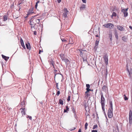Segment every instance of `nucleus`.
<instances>
[{
	"instance_id": "1",
	"label": "nucleus",
	"mask_w": 132,
	"mask_h": 132,
	"mask_svg": "<svg viewBox=\"0 0 132 132\" xmlns=\"http://www.w3.org/2000/svg\"><path fill=\"white\" fill-rule=\"evenodd\" d=\"M101 104L102 105V110L103 111H104V106H105V103L104 102L105 100L104 97H103V94L101 93Z\"/></svg>"
},
{
	"instance_id": "2",
	"label": "nucleus",
	"mask_w": 132,
	"mask_h": 132,
	"mask_svg": "<svg viewBox=\"0 0 132 132\" xmlns=\"http://www.w3.org/2000/svg\"><path fill=\"white\" fill-rule=\"evenodd\" d=\"M37 16V15H36L31 16V18L30 19V20L29 21V23L31 25H35L36 24V23L35 21V19L33 18Z\"/></svg>"
},
{
	"instance_id": "3",
	"label": "nucleus",
	"mask_w": 132,
	"mask_h": 132,
	"mask_svg": "<svg viewBox=\"0 0 132 132\" xmlns=\"http://www.w3.org/2000/svg\"><path fill=\"white\" fill-rule=\"evenodd\" d=\"M103 26L106 28H108L111 29L113 28L114 26L111 23H108L104 24Z\"/></svg>"
},
{
	"instance_id": "4",
	"label": "nucleus",
	"mask_w": 132,
	"mask_h": 132,
	"mask_svg": "<svg viewBox=\"0 0 132 132\" xmlns=\"http://www.w3.org/2000/svg\"><path fill=\"white\" fill-rule=\"evenodd\" d=\"M132 113L131 110H130L129 113V123L130 124H131L132 123Z\"/></svg>"
},
{
	"instance_id": "5",
	"label": "nucleus",
	"mask_w": 132,
	"mask_h": 132,
	"mask_svg": "<svg viewBox=\"0 0 132 132\" xmlns=\"http://www.w3.org/2000/svg\"><path fill=\"white\" fill-rule=\"evenodd\" d=\"M64 12L63 14V16L65 18L67 17V14H68L69 11H68L67 9L66 8H64L63 9Z\"/></svg>"
},
{
	"instance_id": "6",
	"label": "nucleus",
	"mask_w": 132,
	"mask_h": 132,
	"mask_svg": "<svg viewBox=\"0 0 132 132\" xmlns=\"http://www.w3.org/2000/svg\"><path fill=\"white\" fill-rule=\"evenodd\" d=\"M86 8V5L84 4H82L79 7L80 10V11L83 12L84 10Z\"/></svg>"
},
{
	"instance_id": "7",
	"label": "nucleus",
	"mask_w": 132,
	"mask_h": 132,
	"mask_svg": "<svg viewBox=\"0 0 132 132\" xmlns=\"http://www.w3.org/2000/svg\"><path fill=\"white\" fill-rule=\"evenodd\" d=\"M113 110H108V117L110 118H112L113 116Z\"/></svg>"
},
{
	"instance_id": "8",
	"label": "nucleus",
	"mask_w": 132,
	"mask_h": 132,
	"mask_svg": "<svg viewBox=\"0 0 132 132\" xmlns=\"http://www.w3.org/2000/svg\"><path fill=\"white\" fill-rule=\"evenodd\" d=\"M103 58L105 61V63L106 65H108V59L107 55L106 54L104 56Z\"/></svg>"
},
{
	"instance_id": "9",
	"label": "nucleus",
	"mask_w": 132,
	"mask_h": 132,
	"mask_svg": "<svg viewBox=\"0 0 132 132\" xmlns=\"http://www.w3.org/2000/svg\"><path fill=\"white\" fill-rule=\"evenodd\" d=\"M109 110H113V104L112 101L111 100H109Z\"/></svg>"
},
{
	"instance_id": "10",
	"label": "nucleus",
	"mask_w": 132,
	"mask_h": 132,
	"mask_svg": "<svg viewBox=\"0 0 132 132\" xmlns=\"http://www.w3.org/2000/svg\"><path fill=\"white\" fill-rule=\"evenodd\" d=\"M99 42V40H98V39H97L95 42V45L94 47V49L96 50L97 48L98 44Z\"/></svg>"
},
{
	"instance_id": "11",
	"label": "nucleus",
	"mask_w": 132,
	"mask_h": 132,
	"mask_svg": "<svg viewBox=\"0 0 132 132\" xmlns=\"http://www.w3.org/2000/svg\"><path fill=\"white\" fill-rule=\"evenodd\" d=\"M121 11L123 13L124 15V16L125 17H127L128 15V13L127 11H126L124 10V9H121Z\"/></svg>"
},
{
	"instance_id": "12",
	"label": "nucleus",
	"mask_w": 132,
	"mask_h": 132,
	"mask_svg": "<svg viewBox=\"0 0 132 132\" xmlns=\"http://www.w3.org/2000/svg\"><path fill=\"white\" fill-rule=\"evenodd\" d=\"M22 110V111L21 112V113L22 114V116H23L24 115H25L26 114V110L25 108H21L20 110Z\"/></svg>"
},
{
	"instance_id": "13",
	"label": "nucleus",
	"mask_w": 132,
	"mask_h": 132,
	"mask_svg": "<svg viewBox=\"0 0 132 132\" xmlns=\"http://www.w3.org/2000/svg\"><path fill=\"white\" fill-rule=\"evenodd\" d=\"M117 29L121 31H124V28L122 26L120 25H117Z\"/></svg>"
},
{
	"instance_id": "14",
	"label": "nucleus",
	"mask_w": 132,
	"mask_h": 132,
	"mask_svg": "<svg viewBox=\"0 0 132 132\" xmlns=\"http://www.w3.org/2000/svg\"><path fill=\"white\" fill-rule=\"evenodd\" d=\"M20 42L21 45L22 47L24 49H26V48L24 45L23 40L21 38Z\"/></svg>"
},
{
	"instance_id": "15",
	"label": "nucleus",
	"mask_w": 132,
	"mask_h": 132,
	"mask_svg": "<svg viewBox=\"0 0 132 132\" xmlns=\"http://www.w3.org/2000/svg\"><path fill=\"white\" fill-rule=\"evenodd\" d=\"M26 46L27 49L30 50L31 49V47L30 43H27L26 44Z\"/></svg>"
},
{
	"instance_id": "16",
	"label": "nucleus",
	"mask_w": 132,
	"mask_h": 132,
	"mask_svg": "<svg viewBox=\"0 0 132 132\" xmlns=\"http://www.w3.org/2000/svg\"><path fill=\"white\" fill-rule=\"evenodd\" d=\"M2 58L4 59L5 61H7L9 59V57L6 56H5L3 54L2 55Z\"/></svg>"
},
{
	"instance_id": "17",
	"label": "nucleus",
	"mask_w": 132,
	"mask_h": 132,
	"mask_svg": "<svg viewBox=\"0 0 132 132\" xmlns=\"http://www.w3.org/2000/svg\"><path fill=\"white\" fill-rule=\"evenodd\" d=\"M122 40L125 42H126L128 40L127 37L126 36H124L122 37Z\"/></svg>"
},
{
	"instance_id": "18",
	"label": "nucleus",
	"mask_w": 132,
	"mask_h": 132,
	"mask_svg": "<svg viewBox=\"0 0 132 132\" xmlns=\"http://www.w3.org/2000/svg\"><path fill=\"white\" fill-rule=\"evenodd\" d=\"M66 109H64V112H67V111H69V108H68L67 106H66Z\"/></svg>"
},
{
	"instance_id": "19",
	"label": "nucleus",
	"mask_w": 132,
	"mask_h": 132,
	"mask_svg": "<svg viewBox=\"0 0 132 132\" xmlns=\"http://www.w3.org/2000/svg\"><path fill=\"white\" fill-rule=\"evenodd\" d=\"M63 101L61 99H60L59 100L58 104L61 105H63Z\"/></svg>"
},
{
	"instance_id": "20",
	"label": "nucleus",
	"mask_w": 132,
	"mask_h": 132,
	"mask_svg": "<svg viewBox=\"0 0 132 132\" xmlns=\"http://www.w3.org/2000/svg\"><path fill=\"white\" fill-rule=\"evenodd\" d=\"M3 21H6L7 19V16L6 15H4L3 16Z\"/></svg>"
},
{
	"instance_id": "21",
	"label": "nucleus",
	"mask_w": 132,
	"mask_h": 132,
	"mask_svg": "<svg viewBox=\"0 0 132 132\" xmlns=\"http://www.w3.org/2000/svg\"><path fill=\"white\" fill-rule=\"evenodd\" d=\"M107 87L106 86H103L102 89V90L103 91H105L106 90V88H107Z\"/></svg>"
},
{
	"instance_id": "22",
	"label": "nucleus",
	"mask_w": 132,
	"mask_h": 132,
	"mask_svg": "<svg viewBox=\"0 0 132 132\" xmlns=\"http://www.w3.org/2000/svg\"><path fill=\"white\" fill-rule=\"evenodd\" d=\"M28 12L30 14H31L34 13L33 12V9H29Z\"/></svg>"
},
{
	"instance_id": "23",
	"label": "nucleus",
	"mask_w": 132,
	"mask_h": 132,
	"mask_svg": "<svg viewBox=\"0 0 132 132\" xmlns=\"http://www.w3.org/2000/svg\"><path fill=\"white\" fill-rule=\"evenodd\" d=\"M35 21L36 23H37L39 24V22H40V19H35Z\"/></svg>"
},
{
	"instance_id": "24",
	"label": "nucleus",
	"mask_w": 132,
	"mask_h": 132,
	"mask_svg": "<svg viewBox=\"0 0 132 132\" xmlns=\"http://www.w3.org/2000/svg\"><path fill=\"white\" fill-rule=\"evenodd\" d=\"M72 111L73 112V113H76V112L75 111V109L73 107H72Z\"/></svg>"
},
{
	"instance_id": "25",
	"label": "nucleus",
	"mask_w": 132,
	"mask_h": 132,
	"mask_svg": "<svg viewBox=\"0 0 132 132\" xmlns=\"http://www.w3.org/2000/svg\"><path fill=\"white\" fill-rule=\"evenodd\" d=\"M117 16V14L115 12H113L112 13V15L111 16L113 17V16Z\"/></svg>"
},
{
	"instance_id": "26",
	"label": "nucleus",
	"mask_w": 132,
	"mask_h": 132,
	"mask_svg": "<svg viewBox=\"0 0 132 132\" xmlns=\"http://www.w3.org/2000/svg\"><path fill=\"white\" fill-rule=\"evenodd\" d=\"M124 100L125 101L128 100V98L126 96V95L124 94L123 95Z\"/></svg>"
},
{
	"instance_id": "27",
	"label": "nucleus",
	"mask_w": 132,
	"mask_h": 132,
	"mask_svg": "<svg viewBox=\"0 0 132 132\" xmlns=\"http://www.w3.org/2000/svg\"><path fill=\"white\" fill-rule=\"evenodd\" d=\"M88 125V123L87 122H86L85 123V130H86L87 129V126Z\"/></svg>"
},
{
	"instance_id": "28",
	"label": "nucleus",
	"mask_w": 132,
	"mask_h": 132,
	"mask_svg": "<svg viewBox=\"0 0 132 132\" xmlns=\"http://www.w3.org/2000/svg\"><path fill=\"white\" fill-rule=\"evenodd\" d=\"M109 37H110V41H112V34L111 33V34H109Z\"/></svg>"
},
{
	"instance_id": "29",
	"label": "nucleus",
	"mask_w": 132,
	"mask_h": 132,
	"mask_svg": "<svg viewBox=\"0 0 132 132\" xmlns=\"http://www.w3.org/2000/svg\"><path fill=\"white\" fill-rule=\"evenodd\" d=\"M39 1H37V2L36 3V4H35V7L36 9H37V7L38 4V3H39Z\"/></svg>"
},
{
	"instance_id": "30",
	"label": "nucleus",
	"mask_w": 132,
	"mask_h": 132,
	"mask_svg": "<svg viewBox=\"0 0 132 132\" xmlns=\"http://www.w3.org/2000/svg\"><path fill=\"white\" fill-rule=\"evenodd\" d=\"M76 113H73L74 117L76 119H77V118H78V117H77V114Z\"/></svg>"
},
{
	"instance_id": "31",
	"label": "nucleus",
	"mask_w": 132,
	"mask_h": 132,
	"mask_svg": "<svg viewBox=\"0 0 132 132\" xmlns=\"http://www.w3.org/2000/svg\"><path fill=\"white\" fill-rule=\"evenodd\" d=\"M72 38H71V37H70V38H69V42L70 43L69 44H73V43H72V42H71V41H70V40H72Z\"/></svg>"
},
{
	"instance_id": "32",
	"label": "nucleus",
	"mask_w": 132,
	"mask_h": 132,
	"mask_svg": "<svg viewBox=\"0 0 132 132\" xmlns=\"http://www.w3.org/2000/svg\"><path fill=\"white\" fill-rule=\"evenodd\" d=\"M97 127V125H94L93 128V129H94L95 128H96Z\"/></svg>"
},
{
	"instance_id": "33",
	"label": "nucleus",
	"mask_w": 132,
	"mask_h": 132,
	"mask_svg": "<svg viewBox=\"0 0 132 132\" xmlns=\"http://www.w3.org/2000/svg\"><path fill=\"white\" fill-rule=\"evenodd\" d=\"M86 89L89 88L90 87V85L89 84H86Z\"/></svg>"
},
{
	"instance_id": "34",
	"label": "nucleus",
	"mask_w": 132,
	"mask_h": 132,
	"mask_svg": "<svg viewBox=\"0 0 132 132\" xmlns=\"http://www.w3.org/2000/svg\"><path fill=\"white\" fill-rule=\"evenodd\" d=\"M26 117H27V118H29V119L31 120H32V117L31 116H30L27 115V116Z\"/></svg>"
},
{
	"instance_id": "35",
	"label": "nucleus",
	"mask_w": 132,
	"mask_h": 132,
	"mask_svg": "<svg viewBox=\"0 0 132 132\" xmlns=\"http://www.w3.org/2000/svg\"><path fill=\"white\" fill-rule=\"evenodd\" d=\"M54 75H55V76L56 75L58 74V73H56V72L57 71V70L56 69H55L54 70Z\"/></svg>"
},
{
	"instance_id": "36",
	"label": "nucleus",
	"mask_w": 132,
	"mask_h": 132,
	"mask_svg": "<svg viewBox=\"0 0 132 132\" xmlns=\"http://www.w3.org/2000/svg\"><path fill=\"white\" fill-rule=\"evenodd\" d=\"M70 95H68V98L67 99V100L68 101H69L70 100Z\"/></svg>"
},
{
	"instance_id": "37",
	"label": "nucleus",
	"mask_w": 132,
	"mask_h": 132,
	"mask_svg": "<svg viewBox=\"0 0 132 132\" xmlns=\"http://www.w3.org/2000/svg\"><path fill=\"white\" fill-rule=\"evenodd\" d=\"M126 67H128V66L127 65H126ZM127 70L128 72L129 73V74H130V71H129V70L128 69V68H127Z\"/></svg>"
},
{
	"instance_id": "38",
	"label": "nucleus",
	"mask_w": 132,
	"mask_h": 132,
	"mask_svg": "<svg viewBox=\"0 0 132 132\" xmlns=\"http://www.w3.org/2000/svg\"><path fill=\"white\" fill-rule=\"evenodd\" d=\"M80 56L81 57H83L82 54H83L82 52L80 51Z\"/></svg>"
},
{
	"instance_id": "39",
	"label": "nucleus",
	"mask_w": 132,
	"mask_h": 132,
	"mask_svg": "<svg viewBox=\"0 0 132 132\" xmlns=\"http://www.w3.org/2000/svg\"><path fill=\"white\" fill-rule=\"evenodd\" d=\"M21 3H19V2H18V3L17 6L18 7H21V6L20 5V4Z\"/></svg>"
},
{
	"instance_id": "40",
	"label": "nucleus",
	"mask_w": 132,
	"mask_h": 132,
	"mask_svg": "<svg viewBox=\"0 0 132 132\" xmlns=\"http://www.w3.org/2000/svg\"><path fill=\"white\" fill-rule=\"evenodd\" d=\"M76 50L77 51H80H80L82 52V51H83V50L82 49H77Z\"/></svg>"
},
{
	"instance_id": "41",
	"label": "nucleus",
	"mask_w": 132,
	"mask_h": 132,
	"mask_svg": "<svg viewBox=\"0 0 132 132\" xmlns=\"http://www.w3.org/2000/svg\"><path fill=\"white\" fill-rule=\"evenodd\" d=\"M76 129V128L75 127H73V129H72V128H70V129H69V130H70V131H72V130H75V129Z\"/></svg>"
},
{
	"instance_id": "42",
	"label": "nucleus",
	"mask_w": 132,
	"mask_h": 132,
	"mask_svg": "<svg viewBox=\"0 0 132 132\" xmlns=\"http://www.w3.org/2000/svg\"><path fill=\"white\" fill-rule=\"evenodd\" d=\"M60 91H59V90L56 93L57 95V96H59L60 94Z\"/></svg>"
},
{
	"instance_id": "43",
	"label": "nucleus",
	"mask_w": 132,
	"mask_h": 132,
	"mask_svg": "<svg viewBox=\"0 0 132 132\" xmlns=\"http://www.w3.org/2000/svg\"><path fill=\"white\" fill-rule=\"evenodd\" d=\"M114 34L115 35L118 34L117 31L116 30H115L114 31Z\"/></svg>"
},
{
	"instance_id": "44",
	"label": "nucleus",
	"mask_w": 132,
	"mask_h": 132,
	"mask_svg": "<svg viewBox=\"0 0 132 132\" xmlns=\"http://www.w3.org/2000/svg\"><path fill=\"white\" fill-rule=\"evenodd\" d=\"M86 89L87 90V91H88V92H89L90 91H91L92 90L89 89L88 88L87 89Z\"/></svg>"
},
{
	"instance_id": "45",
	"label": "nucleus",
	"mask_w": 132,
	"mask_h": 132,
	"mask_svg": "<svg viewBox=\"0 0 132 132\" xmlns=\"http://www.w3.org/2000/svg\"><path fill=\"white\" fill-rule=\"evenodd\" d=\"M56 88H57V89H59V88L58 87V83H56Z\"/></svg>"
},
{
	"instance_id": "46",
	"label": "nucleus",
	"mask_w": 132,
	"mask_h": 132,
	"mask_svg": "<svg viewBox=\"0 0 132 132\" xmlns=\"http://www.w3.org/2000/svg\"><path fill=\"white\" fill-rule=\"evenodd\" d=\"M115 37H116V38L117 39H118V34L116 35H115Z\"/></svg>"
},
{
	"instance_id": "47",
	"label": "nucleus",
	"mask_w": 132,
	"mask_h": 132,
	"mask_svg": "<svg viewBox=\"0 0 132 132\" xmlns=\"http://www.w3.org/2000/svg\"><path fill=\"white\" fill-rule=\"evenodd\" d=\"M92 132H97V130H93L92 131Z\"/></svg>"
},
{
	"instance_id": "48",
	"label": "nucleus",
	"mask_w": 132,
	"mask_h": 132,
	"mask_svg": "<svg viewBox=\"0 0 132 132\" xmlns=\"http://www.w3.org/2000/svg\"><path fill=\"white\" fill-rule=\"evenodd\" d=\"M82 2L83 3H86V0H82Z\"/></svg>"
},
{
	"instance_id": "49",
	"label": "nucleus",
	"mask_w": 132,
	"mask_h": 132,
	"mask_svg": "<svg viewBox=\"0 0 132 132\" xmlns=\"http://www.w3.org/2000/svg\"><path fill=\"white\" fill-rule=\"evenodd\" d=\"M61 39L62 42H65L66 40H65L64 39H62L61 38Z\"/></svg>"
},
{
	"instance_id": "50",
	"label": "nucleus",
	"mask_w": 132,
	"mask_h": 132,
	"mask_svg": "<svg viewBox=\"0 0 132 132\" xmlns=\"http://www.w3.org/2000/svg\"><path fill=\"white\" fill-rule=\"evenodd\" d=\"M30 13H29L28 12V13L27 14V16H26V17H28V16L30 15Z\"/></svg>"
},
{
	"instance_id": "51",
	"label": "nucleus",
	"mask_w": 132,
	"mask_h": 132,
	"mask_svg": "<svg viewBox=\"0 0 132 132\" xmlns=\"http://www.w3.org/2000/svg\"><path fill=\"white\" fill-rule=\"evenodd\" d=\"M34 34L35 35L37 34V32L36 31H34Z\"/></svg>"
},
{
	"instance_id": "52",
	"label": "nucleus",
	"mask_w": 132,
	"mask_h": 132,
	"mask_svg": "<svg viewBox=\"0 0 132 132\" xmlns=\"http://www.w3.org/2000/svg\"><path fill=\"white\" fill-rule=\"evenodd\" d=\"M57 2L59 3L61 2V0H57Z\"/></svg>"
},
{
	"instance_id": "53",
	"label": "nucleus",
	"mask_w": 132,
	"mask_h": 132,
	"mask_svg": "<svg viewBox=\"0 0 132 132\" xmlns=\"http://www.w3.org/2000/svg\"><path fill=\"white\" fill-rule=\"evenodd\" d=\"M82 58L83 60V62L85 61L86 59H85V58H84V57H82Z\"/></svg>"
},
{
	"instance_id": "54",
	"label": "nucleus",
	"mask_w": 132,
	"mask_h": 132,
	"mask_svg": "<svg viewBox=\"0 0 132 132\" xmlns=\"http://www.w3.org/2000/svg\"><path fill=\"white\" fill-rule=\"evenodd\" d=\"M78 132H81V129H79V130H78Z\"/></svg>"
},
{
	"instance_id": "55",
	"label": "nucleus",
	"mask_w": 132,
	"mask_h": 132,
	"mask_svg": "<svg viewBox=\"0 0 132 132\" xmlns=\"http://www.w3.org/2000/svg\"><path fill=\"white\" fill-rule=\"evenodd\" d=\"M85 62H86V63H88V61H87V59H85V61H84Z\"/></svg>"
},
{
	"instance_id": "56",
	"label": "nucleus",
	"mask_w": 132,
	"mask_h": 132,
	"mask_svg": "<svg viewBox=\"0 0 132 132\" xmlns=\"http://www.w3.org/2000/svg\"><path fill=\"white\" fill-rule=\"evenodd\" d=\"M129 28L132 30V27L131 26H129Z\"/></svg>"
},
{
	"instance_id": "57",
	"label": "nucleus",
	"mask_w": 132,
	"mask_h": 132,
	"mask_svg": "<svg viewBox=\"0 0 132 132\" xmlns=\"http://www.w3.org/2000/svg\"><path fill=\"white\" fill-rule=\"evenodd\" d=\"M128 8H127V9H124V10L126 11H127V10H128Z\"/></svg>"
},
{
	"instance_id": "58",
	"label": "nucleus",
	"mask_w": 132,
	"mask_h": 132,
	"mask_svg": "<svg viewBox=\"0 0 132 132\" xmlns=\"http://www.w3.org/2000/svg\"><path fill=\"white\" fill-rule=\"evenodd\" d=\"M51 64L53 66H54V64L53 63V62L52 61V62H51Z\"/></svg>"
},
{
	"instance_id": "59",
	"label": "nucleus",
	"mask_w": 132,
	"mask_h": 132,
	"mask_svg": "<svg viewBox=\"0 0 132 132\" xmlns=\"http://www.w3.org/2000/svg\"><path fill=\"white\" fill-rule=\"evenodd\" d=\"M58 74H60V75H61L62 77H63V75H62V74L61 73H58Z\"/></svg>"
},
{
	"instance_id": "60",
	"label": "nucleus",
	"mask_w": 132,
	"mask_h": 132,
	"mask_svg": "<svg viewBox=\"0 0 132 132\" xmlns=\"http://www.w3.org/2000/svg\"><path fill=\"white\" fill-rule=\"evenodd\" d=\"M57 50H54V52L55 53H57V52H56Z\"/></svg>"
},
{
	"instance_id": "61",
	"label": "nucleus",
	"mask_w": 132,
	"mask_h": 132,
	"mask_svg": "<svg viewBox=\"0 0 132 132\" xmlns=\"http://www.w3.org/2000/svg\"><path fill=\"white\" fill-rule=\"evenodd\" d=\"M89 92L88 91H87V90H86V91L85 92V93L86 94H87Z\"/></svg>"
},
{
	"instance_id": "62",
	"label": "nucleus",
	"mask_w": 132,
	"mask_h": 132,
	"mask_svg": "<svg viewBox=\"0 0 132 132\" xmlns=\"http://www.w3.org/2000/svg\"><path fill=\"white\" fill-rule=\"evenodd\" d=\"M18 7L19 8V9L18 11H20V9H21V7Z\"/></svg>"
},
{
	"instance_id": "63",
	"label": "nucleus",
	"mask_w": 132,
	"mask_h": 132,
	"mask_svg": "<svg viewBox=\"0 0 132 132\" xmlns=\"http://www.w3.org/2000/svg\"><path fill=\"white\" fill-rule=\"evenodd\" d=\"M86 94V95H87V97H88V96H89V94H88V93H87V94Z\"/></svg>"
},
{
	"instance_id": "64",
	"label": "nucleus",
	"mask_w": 132,
	"mask_h": 132,
	"mask_svg": "<svg viewBox=\"0 0 132 132\" xmlns=\"http://www.w3.org/2000/svg\"><path fill=\"white\" fill-rule=\"evenodd\" d=\"M23 104H24V102H22L21 103V105H23Z\"/></svg>"
}]
</instances>
